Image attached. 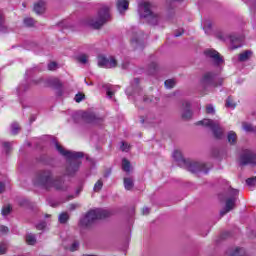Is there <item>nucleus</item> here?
Wrapping results in <instances>:
<instances>
[{
    "instance_id": "1",
    "label": "nucleus",
    "mask_w": 256,
    "mask_h": 256,
    "mask_svg": "<svg viewBox=\"0 0 256 256\" xmlns=\"http://www.w3.org/2000/svg\"><path fill=\"white\" fill-rule=\"evenodd\" d=\"M38 187L43 189H56L57 191H63L65 189V182L61 178L53 179V173L50 170H44L40 172L34 181Z\"/></svg>"
},
{
    "instance_id": "2",
    "label": "nucleus",
    "mask_w": 256,
    "mask_h": 256,
    "mask_svg": "<svg viewBox=\"0 0 256 256\" xmlns=\"http://www.w3.org/2000/svg\"><path fill=\"white\" fill-rule=\"evenodd\" d=\"M55 147L60 155H63V157L70 160L66 168V175H69L70 177L75 175V173H77L81 167V161H79V159H82L83 152L65 150V148H63V146L59 145L57 142L55 143Z\"/></svg>"
},
{
    "instance_id": "3",
    "label": "nucleus",
    "mask_w": 256,
    "mask_h": 256,
    "mask_svg": "<svg viewBox=\"0 0 256 256\" xmlns=\"http://www.w3.org/2000/svg\"><path fill=\"white\" fill-rule=\"evenodd\" d=\"M111 212L105 209L96 208L87 212V214L80 220V225L82 227H89L97 221V219H105L109 217Z\"/></svg>"
},
{
    "instance_id": "4",
    "label": "nucleus",
    "mask_w": 256,
    "mask_h": 256,
    "mask_svg": "<svg viewBox=\"0 0 256 256\" xmlns=\"http://www.w3.org/2000/svg\"><path fill=\"white\" fill-rule=\"evenodd\" d=\"M138 13L142 19H147L150 25H157L159 23V16L151 10V3L142 2L138 5Z\"/></svg>"
},
{
    "instance_id": "5",
    "label": "nucleus",
    "mask_w": 256,
    "mask_h": 256,
    "mask_svg": "<svg viewBox=\"0 0 256 256\" xmlns=\"http://www.w3.org/2000/svg\"><path fill=\"white\" fill-rule=\"evenodd\" d=\"M109 17V7H102L99 10L98 15L95 18L89 20L88 25L93 27V29H100V27H103V25L109 21Z\"/></svg>"
},
{
    "instance_id": "6",
    "label": "nucleus",
    "mask_w": 256,
    "mask_h": 256,
    "mask_svg": "<svg viewBox=\"0 0 256 256\" xmlns=\"http://www.w3.org/2000/svg\"><path fill=\"white\" fill-rule=\"evenodd\" d=\"M197 125H203L204 127H209L211 129L215 139H223L225 135V129L221 127L219 121H214L211 119H203L197 122Z\"/></svg>"
},
{
    "instance_id": "7",
    "label": "nucleus",
    "mask_w": 256,
    "mask_h": 256,
    "mask_svg": "<svg viewBox=\"0 0 256 256\" xmlns=\"http://www.w3.org/2000/svg\"><path fill=\"white\" fill-rule=\"evenodd\" d=\"M201 83L204 89L209 87H219V85H223V79L217 78L215 74L211 72H207L203 75Z\"/></svg>"
},
{
    "instance_id": "8",
    "label": "nucleus",
    "mask_w": 256,
    "mask_h": 256,
    "mask_svg": "<svg viewBox=\"0 0 256 256\" xmlns=\"http://www.w3.org/2000/svg\"><path fill=\"white\" fill-rule=\"evenodd\" d=\"M237 195H239V190L231 189L229 192V196L226 199V204L223 210L220 211V215H227L229 211H233L235 209V203H237Z\"/></svg>"
},
{
    "instance_id": "9",
    "label": "nucleus",
    "mask_w": 256,
    "mask_h": 256,
    "mask_svg": "<svg viewBox=\"0 0 256 256\" xmlns=\"http://www.w3.org/2000/svg\"><path fill=\"white\" fill-rule=\"evenodd\" d=\"M239 165L245 167V165H256V154L251 150H244L240 154Z\"/></svg>"
},
{
    "instance_id": "10",
    "label": "nucleus",
    "mask_w": 256,
    "mask_h": 256,
    "mask_svg": "<svg viewBox=\"0 0 256 256\" xmlns=\"http://www.w3.org/2000/svg\"><path fill=\"white\" fill-rule=\"evenodd\" d=\"M182 169H186V171H189L190 173H199L201 171L207 173L204 163L193 162L191 160H186V164L182 165Z\"/></svg>"
},
{
    "instance_id": "11",
    "label": "nucleus",
    "mask_w": 256,
    "mask_h": 256,
    "mask_svg": "<svg viewBox=\"0 0 256 256\" xmlns=\"http://www.w3.org/2000/svg\"><path fill=\"white\" fill-rule=\"evenodd\" d=\"M98 67H104V69H114V67H117V60L115 57L107 58L105 56H99Z\"/></svg>"
},
{
    "instance_id": "12",
    "label": "nucleus",
    "mask_w": 256,
    "mask_h": 256,
    "mask_svg": "<svg viewBox=\"0 0 256 256\" xmlns=\"http://www.w3.org/2000/svg\"><path fill=\"white\" fill-rule=\"evenodd\" d=\"M204 55L208 57V59H211L214 63V65H223V58L221 55H219V52H217L214 49H207L204 51Z\"/></svg>"
},
{
    "instance_id": "13",
    "label": "nucleus",
    "mask_w": 256,
    "mask_h": 256,
    "mask_svg": "<svg viewBox=\"0 0 256 256\" xmlns=\"http://www.w3.org/2000/svg\"><path fill=\"white\" fill-rule=\"evenodd\" d=\"M173 159L177 162L179 167H183V165H187V160L183 158V154L179 150H175L173 152Z\"/></svg>"
},
{
    "instance_id": "14",
    "label": "nucleus",
    "mask_w": 256,
    "mask_h": 256,
    "mask_svg": "<svg viewBox=\"0 0 256 256\" xmlns=\"http://www.w3.org/2000/svg\"><path fill=\"white\" fill-rule=\"evenodd\" d=\"M232 49H239L243 45V36L232 35L230 36Z\"/></svg>"
},
{
    "instance_id": "15",
    "label": "nucleus",
    "mask_w": 256,
    "mask_h": 256,
    "mask_svg": "<svg viewBox=\"0 0 256 256\" xmlns=\"http://www.w3.org/2000/svg\"><path fill=\"white\" fill-rule=\"evenodd\" d=\"M251 57H253V52L251 50H246L238 55V61L245 63V61H249Z\"/></svg>"
},
{
    "instance_id": "16",
    "label": "nucleus",
    "mask_w": 256,
    "mask_h": 256,
    "mask_svg": "<svg viewBox=\"0 0 256 256\" xmlns=\"http://www.w3.org/2000/svg\"><path fill=\"white\" fill-rule=\"evenodd\" d=\"M117 9L119 13H123L129 9V0H118L117 1Z\"/></svg>"
},
{
    "instance_id": "17",
    "label": "nucleus",
    "mask_w": 256,
    "mask_h": 256,
    "mask_svg": "<svg viewBox=\"0 0 256 256\" xmlns=\"http://www.w3.org/2000/svg\"><path fill=\"white\" fill-rule=\"evenodd\" d=\"M45 2L39 1L34 5V11L37 13V15H42V13H45Z\"/></svg>"
},
{
    "instance_id": "18",
    "label": "nucleus",
    "mask_w": 256,
    "mask_h": 256,
    "mask_svg": "<svg viewBox=\"0 0 256 256\" xmlns=\"http://www.w3.org/2000/svg\"><path fill=\"white\" fill-rule=\"evenodd\" d=\"M191 107V104L189 102H186V108L182 111V118L183 119H191L193 112L189 109Z\"/></svg>"
},
{
    "instance_id": "19",
    "label": "nucleus",
    "mask_w": 256,
    "mask_h": 256,
    "mask_svg": "<svg viewBox=\"0 0 256 256\" xmlns=\"http://www.w3.org/2000/svg\"><path fill=\"white\" fill-rule=\"evenodd\" d=\"M133 187H135V183L133 182V178H124V189H126V191H131V189H133Z\"/></svg>"
},
{
    "instance_id": "20",
    "label": "nucleus",
    "mask_w": 256,
    "mask_h": 256,
    "mask_svg": "<svg viewBox=\"0 0 256 256\" xmlns=\"http://www.w3.org/2000/svg\"><path fill=\"white\" fill-rule=\"evenodd\" d=\"M242 129H244L246 133H256V126H253L247 122L242 123Z\"/></svg>"
},
{
    "instance_id": "21",
    "label": "nucleus",
    "mask_w": 256,
    "mask_h": 256,
    "mask_svg": "<svg viewBox=\"0 0 256 256\" xmlns=\"http://www.w3.org/2000/svg\"><path fill=\"white\" fill-rule=\"evenodd\" d=\"M227 141L230 145H235V143H237V133L234 131L228 132Z\"/></svg>"
},
{
    "instance_id": "22",
    "label": "nucleus",
    "mask_w": 256,
    "mask_h": 256,
    "mask_svg": "<svg viewBox=\"0 0 256 256\" xmlns=\"http://www.w3.org/2000/svg\"><path fill=\"white\" fill-rule=\"evenodd\" d=\"M122 169L126 173H130L131 172V162H129V160H127L126 158H124L122 160Z\"/></svg>"
},
{
    "instance_id": "23",
    "label": "nucleus",
    "mask_w": 256,
    "mask_h": 256,
    "mask_svg": "<svg viewBox=\"0 0 256 256\" xmlns=\"http://www.w3.org/2000/svg\"><path fill=\"white\" fill-rule=\"evenodd\" d=\"M78 63H82V65H86L89 61V56L87 54H80L76 57Z\"/></svg>"
},
{
    "instance_id": "24",
    "label": "nucleus",
    "mask_w": 256,
    "mask_h": 256,
    "mask_svg": "<svg viewBox=\"0 0 256 256\" xmlns=\"http://www.w3.org/2000/svg\"><path fill=\"white\" fill-rule=\"evenodd\" d=\"M69 213L67 212H62L59 217H58V221L59 223L65 224L69 221Z\"/></svg>"
},
{
    "instance_id": "25",
    "label": "nucleus",
    "mask_w": 256,
    "mask_h": 256,
    "mask_svg": "<svg viewBox=\"0 0 256 256\" xmlns=\"http://www.w3.org/2000/svg\"><path fill=\"white\" fill-rule=\"evenodd\" d=\"M26 243L28 245H35L37 243V238L33 234H27L26 235Z\"/></svg>"
},
{
    "instance_id": "26",
    "label": "nucleus",
    "mask_w": 256,
    "mask_h": 256,
    "mask_svg": "<svg viewBox=\"0 0 256 256\" xmlns=\"http://www.w3.org/2000/svg\"><path fill=\"white\" fill-rule=\"evenodd\" d=\"M131 44H132L133 47H135L136 49H139V47H143V42L141 41V39L132 38Z\"/></svg>"
},
{
    "instance_id": "27",
    "label": "nucleus",
    "mask_w": 256,
    "mask_h": 256,
    "mask_svg": "<svg viewBox=\"0 0 256 256\" xmlns=\"http://www.w3.org/2000/svg\"><path fill=\"white\" fill-rule=\"evenodd\" d=\"M245 255V249L243 248H236L230 256H244Z\"/></svg>"
},
{
    "instance_id": "28",
    "label": "nucleus",
    "mask_w": 256,
    "mask_h": 256,
    "mask_svg": "<svg viewBox=\"0 0 256 256\" xmlns=\"http://www.w3.org/2000/svg\"><path fill=\"white\" fill-rule=\"evenodd\" d=\"M94 191L95 193H99V191H101V189H103V180H98L95 184H94Z\"/></svg>"
},
{
    "instance_id": "29",
    "label": "nucleus",
    "mask_w": 256,
    "mask_h": 256,
    "mask_svg": "<svg viewBox=\"0 0 256 256\" xmlns=\"http://www.w3.org/2000/svg\"><path fill=\"white\" fill-rule=\"evenodd\" d=\"M51 85L55 89H61V87H63V84H61V81H59V79H57V78L51 80Z\"/></svg>"
},
{
    "instance_id": "30",
    "label": "nucleus",
    "mask_w": 256,
    "mask_h": 256,
    "mask_svg": "<svg viewBox=\"0 0 256 256\" xmlns=\"http://www.w3.org/2000/svg\"><path fill=\"white\" fill-rule=\"evenodd\" d=\"M24 25L26 27H35V20L33 18H25Z\"/></svg>"
},
{
    "instance_id": "31",
    "label": "nucleus",
    "mask_w": 256,
    "mask_h": 256,
    "mask_svg": "<svg viewBox=\"0 0 256 256\" xmlns=\"http://www.w3.org/2000/svg\"><path fill=\"white\" fill-rule=\"evenodd\" d=\"M175 80L174 79H168L165 81V87L166 89H173V87H175Z\"/></svg>"
},
{
    "instance_id": "32",
    "label": "nucleus",
    "mask_w": 256,
    "mask_h": 256,
    "mask_svg": "<svg viewBox=\"0 0 256 256\" xmlns=\"http://www.w3.org/2000/svg\"><path fill=\"white\" fill-rule=\"evenodd\" d=\"M19 124H17V123H13L12 125H11V133H12V135H17V133H19Z\"/></svg>"
},
{
    "instance_id": "33",
    "label": "nucleus",
    "mask_w": 256,
    "mask_h": 256,
    "mask_svg": "<svg viewBox=\"0 0 256 256\" xmlns=\"http://www.w3.org/2000/svg\"><path fill=\"white\" fill-rule=\"evenodd\" d=\"M246 185H248V187H255V185H256V177L248 178L246 180Z\"/></svg>"
},
{
    "instance_id": "34",
    "label": "nucleus",
    "mask_w": 256,
    "mask_h": 256,
    "mask_svg": "<svg viewBox=\"0 0 256 256\" xmlns=\"http://www.w3.org/2000/svg\"><path fill=\"white\" fill-rule=\"evenodd\" d=\"M83 99H85V94H83V93H78L74 97V101H76V103H81V101H83Z\"/></svg>"
},
{
    "instance_id": "35",
    "label": "nucleus",
    "mask_w": 256,
    "mask_h": 256,
    "mask_svg": "<svg viewBox=\"0 0 256 256\" xmlns=\"http://www.w3.org/2000/svg\"><path fill=\"white\" fill-rule=\"evenodd\" d=\"M11 213V205L4 206L2 208V215L5 217Z\"/></svg>"
},
{
    "instance_id": "36",
    "label": "nucleus",
    "mask_w": 256,
    "mask_h": 256,
    "mask_svg": "<svg viewBox=\"0 0 256 256\" xmlns=\"http://www.w3.org/2000/svg\"><path fill=\"white\" fill-rule=\"evenodd\" d=\"M206 113L208 115H215V108L213 107V105L209 104L206 106Z\"/></svg>"
},
{
    "instance_id": "37",
    "label": "nucleus",
    "mask_w": 256,
    "mask_h": 256,
    "mask_svg": "<svg viewBox=\"0 0 256 256\" xmlns=\"http://www.w3.org/2000/svg\"><path fill=\"white\" fill-rule=\"evenodd\" d=\"M7 252V243L1 242L0 243V255H4Z\"/></svg>"
},
{
    "instance_id": "38",
    "label": "nucleus",
    "mask_w": 256,
    "mask_h": 256,
    "mask_svg": "<svg viewBox=\"0 0 256 256\" xmlns=\"http://www.w3.org/2000/svg\"><path fill=\"white\" fill-rule=\"evenodd\" d=\"M226 107H230V109H235V107H236L235 102H233V100H231V98H228L226 100Z\"/></svg>"
},
{
    "instance_id": "39",
    "label": "nucleus",
    "mask_w": 256,
    "mask_h": 256,
    "mask_svg": "<svg viewBox=\"0 0 256 256\" xmlns=\"http://www.w3.org/2000/svg\"><path fill=\"white\" fill-rule=\"evenodd\" d=\"M84 117H87L88 123H95V115H93V114H84Z\"/></svg>"
},
{
    "instance_id": "40",
    "label": "nucleus",
    "mask_w": 256,
    "mask_h": 256,
    "mask_svg": "<svg viewBox=\"0 0 256 256\" xmlns=\"http://www.w3.org/2000/svg\"><path fill=\"white\" fill-rule=\"evenodd\" d=\"M203 25H204L203 29H204L205 33H207V31L209 29H211V27H212V24L209 20H206Z\"/></svg>"
},
{
    "instance_id": "41",
    "label": "nucleus",
    "mask_w": 256,
    "mask_h": 256,
    "mask_svg": "<svg viewBox=\"0 0 256 256\" xmlns=\"http://www.w3.org/2000/svg\"><path fill=\"white\" fill-rule=\"evenodd\" d=\"M47 227V223L45 222H40L38 225H36V229H38V231H43V229H45Z\"/></svg>"
},
{
    "instance_id": "42",
    "label": "nucleus",
    "mask_w": 256,
    "mask_h": 256,
    "mask_svg": "<svg viewBox=\"0 0 256 256\" xmlns=\"http://www.w3.org/2000/svg\"><path fill=\"white\" fill-rule=\"evenodd\" d=\"M49 71H55L57 69V62H51L48 64Z\"/></svg>"
},
{
    "instance_id": "43",
    "label": "nucleus",
    "mask_w": 256,
    "mask_h": 256,
    "mask_svg": "<svg viewBox=\"0 0 256 256\" xmlns=\"http://www.w3.org/2000/svg\"><path fill=\"white\" fill-rule=\"evenodd\" d=\"M135 93H137V90L133 91V87H128L126 89V95H128V96L135 95Z\"/></svg>"
},
{
    "instance_id": "44",
    "label": "nucleus",
    "mask_w": 256,
    "mask_h": 256,
    "mask_svg": "<svg viewBox=\"0 0 256 256\" xmlns=\"http://www.w3.org/2000/svg\"><path fill=\"white\" fill-rule=\"evenodd\" d=\"M120 149H121V151H125V152L129 151V144L122 142Z\"/></svg>"
},
{
    "instance_id": "45",
    "label": "nucleus",
    "mask_w": 256,
    "mask_h": 256,
    "mask_svg": "<svg viewBox=\"0 0 256 256\" xmlns=\"http://www.w3.org/2000/svg\"><path fill=\"white\" fill-rule=\"evenodd\" d=\"M9 231V228L6 226H0V235H5Z\"/></svg>"
},
{
    "instance_id": "46",
    "label": "nucleus",
    "mask_w": 256,
    "mask_h": 256,
    "mask_svg": "<svg viewBox=\"0 0 256 256\" xmlns=\"http://www.w3.org/2000/svg\"><path fill=\"white\" fill-rule=\"evenodd\" d=\"M3 147H4L5 151H6V153H9V149H11V143L4 142L3 143Z\"/></svg>"
},
{
    "instance_id": "47",
    "label": "nucleus",
    "mask_w": 256,
    "mask_h": 256,
    "mask_svg": "<svg viewBox=\"0 0 256 256\" xmlns=\"http://www.w3.org/2000/svg\"><path fill=\"white\" fill-rule=\"evenodd\" d=\"M77 249H79V243L74 242L70 247V251H77Z\"/></svg>"
},
{
    "instance_id": "48",
    "label": "nucleus",
    "mask_w": 256,
    "mask_h": 256,
    "mask_svg": "<svg viewBox=\"0 0 256 256\" xmlns=\"http://www.w3.org/2000/svg\"><path fill=\"white\" fill-rule=\"evenodd\" d=\"M77 207H79V204H70V211H75V209H77Z\"/></svg>"
},
{
    "instance_id": "49",
    "label": "nucleus",
    "mask_w": 256,
    "mask_h": 256,
    "mask_svg": "<svg viewBox=\"0 0 256 256\" xmlns=\"http://www.w3.org/2000/svg\"><path fill=\"white\" fill-rule=\"evenodd\" d=\"M149 213H150L149 208L145 207L142 209V215H149Z\"/></svg>"
},
{
    "instance_id": "50",
    "label": "nucleus",
    "mask_w": 256,
    "mask_h": 256,
    "mask_svg": "<svg viewBox=\"0 0 256 256\" xmlns=\"http://www.w3.org/2000/svg\"><path fill=\"white\" fill-rule=\"evenodd\" d=\"M114 93L111 91V88L107 89V96L109 97V99H111L113 97Z\"/></svg>"
},
{
    "instance_id": "51",
    "label": "nucleus",
    "mask_w": 256,
    "mask_h": 256,
    "mask_svg": "<svg viewBox=\"0 0 256 256\" xmlns=\"http://www.w3.org/2000/svg\"><path fill=\"white\" fill-rule=\"evenodd\" d=\"M3 191H5V184L0 182V193H3Z\"/></svg>"
},
{
    "instance_id": "52",
    "label": "nucleus",
    "mask_w": 256,
    "mask_h": 256,
    "mask_svg": "<svg viewBox=\"0 0 256 256\" xmlns=\"http://www.w3.org/2000/svg\"><path fill=\"white\" fill-rule=\"evenodd\" d=\"M3 29V16L0 14V31Z\"/></svg>"
},
{
    "instance_id": "53",
    "label": "nucleus",
    "mask_w": 256,
    "mask_h": 256,
    "mask_svg": "<svg viewBox=\"0 0 256 256\" xmlns=\"http://www.w3.org/2000/svg\"><path fill=\"white\" fill-rule=\"evenodd\" d=\"M183 35V30H179L178 32L175 33V37H181Z\"/></svg>"
},
{
    "instance_id": "54",
    "label": "nucleus",
    "mask_w": 256,
    "mask_h": 256,
    "mask_svg": "<svg viewBox=\"0 0 256 256\" xmlns=\"http://www.w3.org/2000/svg\"><path fill=\"white\" fill-rule=\"evenodd\" d=\"M150 69H153V71H155L157 69V63L153 62L151 65H150Z\"/></svg>"
},
{
    "instance_id": "55",
    "label": "nucleus",
    "mask_w": 256,
    "mask_h": 256,
    "mask_svg": "<svg viewBox=\"0 0 256 256\" xmlns=\"http://www.w3.org/2000/svg\"><path fill=\"white\" fill-rule=\"evenodd\" d=\"M134 85H135V87H137V85H139V78L134 79Z\"/></svg>"
},
{
    "instance_id": "56",
    "label": "nucleus",
    "mask_w": 256,
    "mask_h": 256,
    "mask_svg": "<svg viewBox=\"0 0 256 256\" xmlns=\"http://www.w3.org/2000/svg\"><path fill=\"white\" fill-rule=\"evenodd\" d=\"M144 101H147V99H146V98H144Z\"/></svg>"
}]
</instances>
